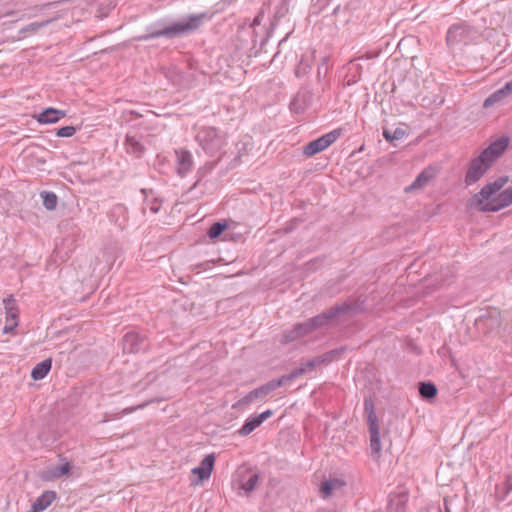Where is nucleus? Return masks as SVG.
Returning a JSON list of instances; mask_svg holds the SVG:
<instances>
[{
    "label": "nucleus",
    "instance_id": "39448f33",
    "mask_svg": "<svg viewBox=\"0 0 512 512\" xmlns=\"http://www.w3.org/2000/svg\"><path fill=\"white\" fill-rule=\"evenodd\" d=\"M203 150L211 156L216 155L224 145V139L215 127H203L196 136Z\"/></svg>",
    "mask_w": 512,
    "mask_h": 512
},
{
    "label": "nucleus",
    "instance_id": "c9c22d12",
    "mask_svg": "<svg viewBox=\"0 0 512 512\" xmlns=\"http://www.w3.org/2000/svg\"><path fill=\"white\" fill-rule=\"evenodd\" d=\"M261 398L258 389H254L250 391L247 395H245L242 399H240L237 405H248L252 403L254 400Z\"/></svg>",
    "mask_w": 512,
    "mask_h": 512
},
{
    "label": "nucleus",
    "instance_id": "423d86ee",
    "mask_svg": "<svg viewBox=\"0 0 512 512\" xmlns=\"http://www.w3.org/2000/svg\"><path fill=\"white\" fill-rule=\"evenodd\" d=\"M508 181V176H501L495 181L487 183L473 196L472 200L475 203V207L480 211V207L485 206L486 202H490L491 199L494 198L493 196L499 192Z\"/></svg>",
    "mask_w": 512,
    "mask_h": 512
},
{
    "label": "nucleus",
    "instance_id": "37998d69",
    "mask_svg": "<svg viewBox=\"0 0 512 512\" xmlns=\"http://www.w3.org/2000/svg\"><path fill=\"white\" fill-rule=\"evenodd\" d=\"M160 207H161V205L155 200L151 204L150 210H151L152 213H157L160 210Z\"/></svg>",
    "mask_w": 512,
    "mask_h": 512
},
{
    "label": "nucleus",
    "instance_id": "5701e85b",
    "mask_svg": "<svg viewBox=\"0 0 512 512\" xmlns=\"http://www.w3.org/2000/svg\"><path fill=\"white\" fill-rule=\"evenodd\" d=\"M343 485L344 483L337 478L325 480L321 483L320 491L324 498H328L332 495L335 489H339Z\"/></svg>",
    "mask_w": 512,
    "mask_h": 512
},
{
    "label": "nucleus",
    "instance_id": "2eb2a0df",
    "mask_svg": "<svg viewBox=\"0 0 512 512\" xmlns=\"http://www.w3.org/2000/svg\"><path fill=\"white\" fill-rule=\"evenodd\" d=\"M65 116V110H59L53 107H48L38 115H35V118L40 124H52L58 122Z\"/></svg>",
    "mask_w": 512,
    "mask_h": 512
},
{
    "label": "nucleus",
    "instance_id": "58836bf2",
    "mask_svg": "<svg viewBox=\"0 0 512 512\" xmlns=\"http://www.w3.org/2000/svg\"><path fill=\"white\" fill-rule=\"evenodd\" d=\"M258 391H259V394L261 396V398L265 397L266 395H268L270 392L274 391L275 388L271 382V380L267 383H265L264 385L260 386L259 388H257Z\"/></svg>",
    "mask_w": 512,
    "mask_h": 512
},
{
    "label": "nucleus",
    "instance_id": "ddd939ff",
    "mask_svg": "<svg viewBox=\"0 0 512 512\" xmlns=\"http://www.w3.org/2000/svg\"><path fill=\"white\" fill-rule=\"evenodd\" d=\"M215 464V455H206L200 465L192 469V473L198 477L200 481L208 479L213 471Z\"/></svg>",
    "mask_w": 512,
    "mask_h": 512
},
{
    "label": "nucleus",
    "instance_id": "bb28decb",
    "mask_svg": "<svg viewBox=\"0 0 512 512\" xmlns=\"http://www.w3.org/2000/svg\"><path fill=\"white\" fill-rule=\"evenodd\" d=\"M40 195L42 198L43 206L47 210H54L56 208L58 203V197L54 192L43 191Z\"/></svg>",
    "mask_w": 512,
    "mask_h": 512
},
{
    "label": "nucleus",
    "instance_id": "7c9ffc66",
    "mask_svg": "<svg viewBox=\"0 0 512 512\" xmlns=\"http://www.w3.org/2000/svg\"><path fill=\"white\" fill-rule=\"evenodd\" d=\"M52 21H53L52 19H48V20H44V21L30 23V24L26 25L25 27H23L19 31V33L20 34L37 33L40 29L48 26Z\"/></svg>",
    "mask_w": 512,
    "mask_h": 512
},
{
    "label": "nucleus",
    "instance_id": "ea45409f",
    "mask_svg": "<svg viewBox=\"0 0 512 512\" xmlns=\"http://www.w3.org/2000/svg\"><path fill=\"white\" fill-rule=\"evenodd\" d=\"M213 168L212 165L210 166H205L203 168H200L197 172V174L199 175V178L197 179V181L194 183L193 187L192 188H195L201 181V178L204 176V174L207 172V171H210L211 169Z\"/></svg>",
    "mask_w": 512,
    "mask_h": 512
},
{
    "label": "nucleus",
    "instance_id": "4468645a",
    "mask_svg": "<svg viewBox=\"0 0 512 512\" xmlns=\"http://www.w3.org/2000/svg\"><path fill=\"white\" fill-rule=\"evenodd\" d=\"M436 176V170L429 166L425 168L412 182L411 185L405 188V192L409 193L414 190L425 187Z\"/></svg>",
    "mask_w": 512,
    "mask_h": 512
},
{
    "label": "nucleus",
    "instance_id": "dca6fc26",
    "mask_svg": "<svg viewBox=\"0 0 512 512\" xmlns=\"http://www.w3.org/2000/svg\"><path fill=\"white\" fill-rule=\"evenodd\" d=\"M144 338L137 333H126L123 338V350L128 353H137L143 348Z\"/></svg>",
    "mask_w": 512,
    "mask_h": 512
},
{
    "label": "nucleus",
    "instance_id": "b1692460",
    "mask_svg": "<svg viewBox=\"0 0 512 512\" xmlns=\"http://www.w3.org/2000/svg\"><path fill=\"white\" fill-rule=\"evenodd\" d=\"M71 470V465L68 462L64 464L57 465L48 470V476L46 479H59L64 475H67Z\"/></svg>",
    "mask_w": 512,
    "mask_h": 512
},
{
    "label": "nucleus",
    "instance_id": "c03bdc74",
    "mask_svg": "<svg viewBox=\"0 0 512 512\" xmlns=\"http://www.w3.org/2000/svg\"><path fill=\"white\" fill-rule=\"evenodd\" d=\"M17 325H18V322H12V324H11L10 326H5V327H4L3 332H4V333H9V332H11V331H13V330H14V328H15V327H17Z\"/></svg>",
    "mask_w": 512,
    "mask_h": 512
},
{
    "label": "nucleus",
    "instance_id": "473e14b6",
    "mask_svg": "<svg viewBox=\"0 0 512 512\" xmlns=\"http://www.w3.org/2000/svg\"><path fill=\"white\" fill-rule=\"evenodd\" d=\"M322 362L319 358V356L314 357L305 363H302L300 367L296 368L295 370L301 371V376L307 372L313 371L317 366L321 365Z\"/></svg>",
    "mask_w": 512,
    "mask_h": 512
},
{
    "label": "nucleus",
    "instance_id": "f257e3e1",
    "mask_svg": "<svg viewBox=\"0 0 512 512\" xmlns=\"http://www.w3.org/2000/svg\"><path fill=\"white\" fill-rule=\"evenodd\" d=\"M509 145V137L502 136L492 142L477 157L473 158L465 174L464 182L467 186L478 182L504 154Z\"/></svg>",
    "mask_w": 512,
    "mask_h": 512
},
{
    "label": "nucleus",
    "instance_id": "f03ea898",
    "mask_svg": "<svg viewBox=\"0 0 512 512\" xmlns=\"http://www.w3.org/2000/svg\"><path fill=\"white\" fill-rule=\"evenodd\" d=\"M210 18L209 14L204 12L200 14H191L186 19L173 22L170 25H161L156 23L147 27V33L137 36L135 39L138 41H148L159 37L168 39L181 37L183 35L192 33L198 30L205 20Z\"/></svg>",
    "mask_w": 512,
    "mask_h": 512
},
{
    "label": "nucleus",
    "instance_id": "f3484780",
    "mask_svg": "<svg viewBox=\"0 0 512 512\" xmlns=\"http://www.w3.org/2000/svg\"><path fill=\"white\" fill-rule=\"evenodd\" d=\"M177 160V172L179 175L184 176L192 168L193 160L192 155L188 150L175 151Z\"/></svg>",
    "mask_w": 512,
    "mask_h": 512
},
{
    "label": "nucleus",
    "instance_id": "6e6552de",
    "mask_svg": "<svg viewBox=\"0 0 512 512\" xmlns=\"http://www.w3.org/2000/svg\"><path fill=\"white\" fill-rule=\"evenodd\" d=\"M342 130L334 129L329 133L322 135L321 137L309 142L303 148V153L307 157H311L316 155L317 153L322 152L330 145H332L341 135Z\"/></svg>",
    "mask_w": 512,
    "mask_h": 512
},
{
    "label": "nucleus",
    "instance_id": "a211bd4d",
    "mask_svg": "<svg viewBox=\"0 0 512 512\" xmlns=\"http://www.w3.org/2000/svg\"><path fill=\"white\" fill-rule=\"evenodd\" d=\"M56 492L47 490L43 492L32 504V512H41L45 510L55 499Z\"/></svg>",
    "mask_w": 512,
    "mask_h": 512
},
{
    "label": "nucleus",
    "instance_id": "4c0bfd02",
    "mask_svg": "<svg viewBox=\"0 0 512 512\" xmlns=\"http://www.w3.org/2000/svg\"><path fill=\"white\" fill-rule=\"evenodd\" d=\"M310 69L311 65L302 59L295 70V74L297 77H302L305 74H307L310 71Z\"/></svg>",
    "mask_w": 512,
    "mask_h": 512
},
{
    "label": "nucleus",
    "instance_id": "20e7f679",
    "mask_svg": "<svg viewBox=\"0 0 512 512\" xmlns=\"http://www.w3.org/2000/svg\"><path fill=\"white\" fill-rule=\"evenodd\" d=\"M364 411L367 416L368 430L370 434V448L373 455L381 452L380 426L375 412L374 401L372 397L364 398Z\"/></svg>",
    "mask_w": 512,
    "mask_h": 512
},
{
    "label": "nucleus",
    "instance_id": "a878e982",
    "mask_svg": "<svg viewBox=\"0 0 512 512\" xmlns=\"http://www.w3.org/2000/svg\"><path fill=\"white\" fill-rule=\"evenodd\" d=\"M260 425H261V422L259 421V419L257 418L256 415L250 416L249 418L246 419L243 426L239 429L238 432L241 436H247L251 432H253L257 427H259Z\"/></svg>",
    "mask_w": 512,
    "mask_h": 512
},
{
    "label": "nucleus",
    "instance_id": "0eeeda50",
    "mask_svg": "<svg viewBox=\"0 0 512 512\" xmlns=\"http://www.w3.org/2000/svg\"><path fill=\"white\" fill-rule=\"evenodd\" d=\"M474 34L475 30L467 23H455L451 25L447 31L446 42L449 46H455L461 43L467 44Z\"/></svg>",
    "mask_w": 512,
    "mask_h": 512
},
{
    "label": "nucleus",
    "instance_id": "72a5a7b5",
    "mask_svg": "<svg viewBox=\"0 0 512 512\" xmlns=\"http://www.w3.org/2000/svg\"><path fill=\"white\" fill-rule=\"evenodd\" d=\"M259 482V475L258 474H252L247 481L243 482L241 484V489L244 490L247 494L253 492Z\"/></svg>",
    "mask_w": 512,
    "mask_h": 512
},
{
    "label": "nucleus",
    "instance_id": "a18cd8bd",
    "mask_svg": "<svg viewBox=\"0 0 512 512\" xmlns=\"http://www.w3.org/2000/svg\"><path fill=\"white\" fill-rule=\"evenodd\" d=\"M261 23V16L258 15L254 18L253 22H252V26H256V25H260Z\"/></svg>",
    "mask_w": 512,
    "mask_h": 512
},
{
    "label": "nucleus",
    "instance_id": "7ed1b4c3",
    "mask_svg": "<svg viewBox=\"0 0 512 512\" xmlns=\"http://www.w3.org/2000/svg\"><path fill=\"white\" fill-rule=\"evenodd\" d=\"M356 309V305L349 302H344L342 304H337L322 313L309 318L310 325L313 331L321 328H326L331 325H334L338 322V320L348 313L354 311Z\"/></svg>",
    "mask_w": 512,
    "mask_h": 512
},
{
    "label": "nucleus",
    "instance_id": "9b49d317",
    "mask_svg": "<svg viewBox=\"0 0 512 512\" xmlns=\"http://www.w3.org/2000/svg\"><path fill=\"white\" fill-rule=\"evenodd\" d=\"M501 324V315L497 311L489 312L477 320L478 327L483 329L487 334L498 330Z\"/></svg>",
    "mask_w": 512,
    "mask_h": 512
},
{
    "label": "nucleus",
    "instance_id": "a19ab883",
    "mask_svg": "<svg viewBox=\"0 0 512 512\" xmlns=\"http://www.w3.org/2000/svg\"><path fill=\"white\" fill-rule=\"evenodd\" d=\"M272 414H273L272 410H266V411H264L261 414L256 415V416H257V418L259 419V421L262 424L266 419H268L270 416H272Z\"/></svg>",
    "mask_w": 512,
    "mask_h": 512
},
{
    "label": "nucleus",
    "instance_id": "2f4dec72",
    "mask_svg": "<svg viewBox=\"0 0 512 512\" xmlns=\"http://www.w3.org/2000/svg\"><path fill=\"white\" fill-rule=\"evenodd\" d=\"M345 347L336 348L333 350H330L322 355L319 356L322 364H328L331 363L334 360H337L342 353L345 351Z\"/></svg>",
    "mask_w": 512,
    "mask_h": 512
},
{
    "label": "nucleus",
    "instance_id": "aec40b11",
    "mask_svg": "<svg viewBox=\"0 0 512 512\" xmlns=\"http://www.w3.org/2000/svg\"><path fill=\"white\" fill-rule=\"evenodd\" d=\"M52 367V360L45 359L42 362L36 364V366L31 371V377L34 380H41L46 377Z\"/></svg>",
    "mask_w": 512,
    "mask_h": 512
},
{
    "label": "nucleus",
    "instance_id": "393cba45",
    "mask_svg": "<svg viewBox=\"0 0 512 512\" xmlns=\"http://www.w3.org/2000/svg\"><path fill=\"white\" fill-rule=\"evenodd\" d=\"M507 97H509L508 94L503 90V88H500L493 92L484 100L483 107L490 108L494 106L496 103L503 101Z\"/></svg>",
    "mask_w": 512,
    "mask_h": 512
},
{
    "label": "nucleus",
    "instance_id": "79ce46f5",
    "mask_svg": "<svg viewBox=\"0 0 512 512\" xmlns=\"http://www.w3.org/2000/svg\"><path fill=\"white\" fill-rule=\"evenodd\" d=\"M502 88L510 96L512 94V79L506 82Z\"/></svg>",
    "mask_w": 512,
    "mask_h": 512
},
{
    "label": "nucleus",
    "instance_id": "9d476101",
    "mask_svg": "<svg viewBox=\"0 0 512 512\" xmlns=\"http://www.w3.org/2000/svg\"><path fill=\"white\" fill-rule=\"evenodd\" d=\"M313 332L309 320L297 323L292 329L286 330L282 336V343H290Z\"/></svg>",
    "mask_w": 512,
    "mask_h": 512
},
{
    "label": "nucleus",
    "instance_id": "cd10ccee",
    "mask_svg": "<svg viewBox=\"0 0 512 512\" xmlns=\"http://www.w3.org/2000/svg\"><path fill=\"white\" fill-rule=\"evenodd\" d=\"M300 376V370H292L289 374L283 375L278 379H272L271 382L276 390L277 388L285 385L287 382L293 381Z\"/></svg>",
    "mask_w": 512,
    "mask_h": 512
},
{
    "label": "nucleus",
    "instance_id": "412c9836",
    "mask_svg": "<svg viewBox=\"0 0 512 512\" xmlns=\"http://www.w3.org/2000/svg\"><path fill=\"white\" fill-rule=\"evenodd\" d=\"M125 146H126L127 152L136 157H140L145 150L142 143L135 136H131V135L126 136Z\"/></svg>",
    "mask_w": 512,
    "mask_h": 512
},
{
    "label": "nucleus",
    "instance_id": "e433bc0d",
    "mask_svg": "<svg viewBox=\"0 0 512 512\" xmlns=\"http://www.w3.org/2000/svg\"><path fill=\"white\" fill-rule=\"evenodd\" d=\"M76 133L74 126H64L57 130L56 136L58 137H72Z\"/></svg>",
    "mask_w": 512,
    "mask_h": 512
},
{
    "label": "nucleus",
    "instance_id": "f8f14e48",
    "mask_svg": "<svg viewBox=\"0 0 512 512\" xmlns=\"http://www.w3.org/2000/svg\"><path fill=\"white\" fill-rule=\"evenodd\" d=\"M314 94L308 88H302L293 98L290 106L291 109L297 113L303 112L308 108L313 101Z\"/></svg>",
    "mask_w": 512,
    "mask_h": 512
},
{
    "label": "nucleus",
    "instance_id": "4be33fe9",
    "mask_svg": "<svg viewBox=\"0 0 512 512\" xmlns=\"http://www.w3.org/2000/svg\"><path fill=\"white\" fill-rule=\"evenodd\" d=\"M4 307L6 310V320L11 322H18V308L16 306V301L12 296L4 299L3 301Z\"/></svg>",
    "mask_w": 512,
    "mask_h": 512
},
{
    "label": "nucleus",
    "instance_id": "6ab92c4d",
    "mask_svg": "<svg viewBox=\"0 0 512 512\" xmlns=\"http://www.w3.org/2000/svg\"><path fill=\"white\" fill-rule=\"evenodd\" d=\"M418 391L421 398L425 400H432L437 396L438 389L436 385L430 381L419 382Z\"/></svg>",
    "mask_w": 512,
    "mask_h": 512
},
{
    "label": "nucleus",
    "instance_id": "c85d7f7f",
    "mask_svg": "<svg viewBox=\"0 0 512 512\" xmlns=\"http://www.w3.org/2000/svg\"><path fill=\"white\" fill-rule=\"evenodd\" d=\"M382 135L386 141L392 143L393 141L400 140L406 135V131L400 127L391 131L388 128H383Z\"/></svg>",
    "mask_w": 512,
    "mask_h": 512
},
{
    "label": "nucleus",
    "instance_id": "c756f323",
    "mask_svg": "<svg viewBox=\"0 0 512 512\" xmlns=\"http://www.w3.org/2000/svg\"><path fill=\"white\" fill-rule=\"evenodd\" d=\"M228 225L225 221H218L213 223L208 229L207 235L210 239H217L227 229Z\"/></svg>",
    "mask_w": 512,
    "mask_h": 512
},
{
    "label": "nucleus",
    "instance_id": "1a4fd4ad",
    "mask_svg": "<svg viewBox=\"0 0 512 512\" xmlns=\"http://www.w3.org/2000/svg\"><path fill=\"white\" fill-rule=\"evenodd\" d=\"M512 204V187H509L497 196L491 199L490 202H486L485 206L480 207L481 212H498L499 210L506 208Z\"/></svg>",
    "mask_w": 512,
    "mask_h": 512
},
{
    "label": "nucleus",
    "instance_id": "f704fd0d",
    "mask_svg": "<svg viewBox=\"0 0 512 512\" xmlns=\"http://www.w3.org/2000/svg\"><path fill=\"white\" fill-rule=\"evenodd\" d=\"M511 491H512L511 476H507L506 480L503 483V486L501 488V492L497 493L498 500L504 501L507 498V496L511 493Z\"/></svg>",
    "mask_w": 512,
    "mask_h": 512
}]
</instances>
